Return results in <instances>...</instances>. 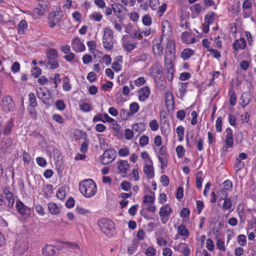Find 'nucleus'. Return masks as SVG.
I'll use <instances>...</instances> for the list:
<instances>
[{
    "label": "nucleus",
    "instance_id": "1",
    "mask_svg": "<svg viewBox=\"0 0 256 256\" xmlns=\"http://www.w3.org/2000/svg\"><path fill=\"white\" fill-rule=\"evenodd\" d=\"M78 188L80 193L87 198L92 197L97 192L96 184L92 179H86L80 182Z\"/></svg>",
    "mask_w": 256,
    "mask_h": 256
},
{
    "label": "nucleus",
    "instance_id": "2",
    "mask_svg": "<svg viewBox=\"0 0 256 256\" xmlns=\"http://www.w3.org/2000/svg\"><path fill=\"white\" fill-rule=\"evenodd\" d=\"M98 224L101 231L108 236H112L114 234V224L110 220L106 218H102L98 221Z\"/></svg>",
    "mask_w": 256,
    "mask_h": 256
},
{
    "label": "nucleus",
    "instance_id": "3",
    "mask_svg": "<svg viewBox=\"0 0 256 256\" xmlns=\"http://www.w3.org/2000/svg\"><path fill=\"white\" fill-rule=\"evenodd\" d=\"M102 38L104 48L106 50H111L114 48V32L109 27H106L103 30Z\"/></svg>",
    "mask_w": 256,
    "mask_h": 256
},
{
    "label": "nucleus",
    "instance_id": "4",
    "mask_svg": "<svg viewBox=\"0 0 256 256\" xmlns=\"http://www.w3.org/2000/svg\"><path fill=\"white\" fill-rule=\"evenodd\" d=\"M148 72L150 76L158 86V81L163 75V68L161 64L158 62H154L150 68Z\"/></svg>",
    "mask_w": 256,
    "mask_h": 256
},
{
    "label": "nucleus",
    "instance_id": "5",
    "mask_svg": "<svg viewBox=\"0 0 256 256\" xmlns=\"http://www.w3.org/2000/svg\"><path fill=\"white\" fill-rule=\"evenodd\" d=\"M36 91L38 98L44 104L50 106L52 104L53 100L52 99V95L48 90L38 88Z\"/></svg>",
    "mask_w": 256,
    "mask_h": 256
},
{
    "label": "nucleus",
    "instance_id": "6",
    "mask_svg": "<svg viewBox=\"0 0 256 256\" xmlns=\"http://www.w3.org/2000/svg\"><path fill=\"white\" fill-rule=\"evenodd\" d=\"M122 46L124 50L130 52L136 46V42H134L128 35H124L121 39Z\"/></svg>",
    "mask_w": 256,
    "mask_h": 256
},
{
    "label": "nucleus",
    "instance_id": "7",
    "mask_svg": "<svg viewBox=\"0 0 256 256\" xmlns=\"http://www.w3.org/2000/svg\"><path fill=\"white\" fill-rule=\"evenodd\" d=\"M172 212V210L168 204H166L160 208L159 215L160 220L163 224L168 222Z\"/></svg>",
    "mask_w": 256,
    "mask_h": 256
},
{
    "label": "nucleus",
    "instance_id": "8",
    "mask_svg": "<svg viewBox=\"0 0 256 256\" xmlns=\"http://www.w3.org/2000/svg\"><path fill=\"white\" fill-rule=\"evenodd\" d=\"M116 157V151L114 149H108L101 156L100 161L103 164H108L112 162Z\"/></svg>",
    "mask_w": 256,
    "mask_h": 256
},
{
    "label": "nucleus",
    "instance_id": "9",
    "mask_svg": "<svg viewBox=\"0 0 256 256\" xmlns=\"http://www.w3.org/2000/svg\"><path fill=\"white\" fill-rule=\"evenodd\" d=\"M28 249V244L27 241L22 240H17L16 242L14 251L18 254H22Z\"/></svg>",
    "mask_w": 256,
    "mask_h": 256
},
{
    "label": "nucleus",
    "instance_id": "10",
    "mask_svg": "<svg viewBox=\"0 0 256 256\" xmlns=\"http://www.w3.org/2000/svg\"><path fill=\"white\" fill-rule=\"evenodd\" d=\"M175 44L172 40H168L166 48L164 59L166 58L172 62L174 58Z\"/></svg>",
    "mask_w": 256,
    "mask_h": 256
},
{
    "label": "nucleus",
    "instance_id": "11",
    "mask_svg": "<svg viewBox=\"0 0 256 256\" xmlns=\"http://www.w3.org/2000/svg\"><path fill=\"white\" fill-rule=\"evenodd\" d=\"M16 208L18 212L24 218H27L30 215V209L20 200L16 202Z\"/></svg>",
    "mask_w": 256,
    "mask_h": 256
},
{
    "label": "nucleus",
    "instance_id": "12",
    "mask_svg": "<svg viewBox=\"0 0 256 256\" xmlns=\"http://www.w3.org/2000/svg\"><path fill=\"white\" fill-rule=\"evenodd\" d=\"M72 50L77 52H82L86 50V47L78 37H75L72 40Z\"/></svg>",
    "mask_w": 256,
    "mask_h": 256
},
{
    "label": "nucleus",
    "instance_id": "13",
    "mask_svg": "<svg viewBox=\"0 0 256 256\" xmlns=\"http://www.w3.org/2000/svg\"><path fill=\"white\" fill-rule=\"evenodd\" d=\"M164 66L166 71V77L169 82L173 79V73L174 72L172 62L168 58L164 60Z\"/></svg>",
    "mask_w": 256,
    "mask_h": 256
},
{
    "label": "nucleus",
    "instance_id": "14",
    "mask_svg": "<svg viewBox=\"0 0 256 256\" xmlns=\"http://www.w3.org/2000/svg\"><path fill=\"white\" fill-rule=\"evenodd\" d=\"M14 102L9 96H4L2 100V106L5 112H10L14 108Z\"/></svg>",
    "mask_w": 256,
    "mask_h": 256
},
{
    "label": "nucleus",
    "instance_id": "15",
    "mask_svg": "<svg viewBox=\"0 0 256 256\" xmlns=\"http://www.w3.org/2000/svg\"><path fill=\"white\" fill-rule=\"evenodd\" d=\"M225 132L226 134L225 144L226 146H224V148L227 150L229 148H232L234 145V139L232 130L230 128H227Z\"/></svg>",
    "mask_w": 256,
    "mask_h": 256
},
{
    "label": "nucleus",
    "instance_id": "16",
    "mask_svg": "<svg viewBox=\"0 0 256 256\" xmlns=\"http://www.w3.org/2000/svg\"><path fill=\"white\" fill-rule=\"evenodd\" d=\"M162 38H160V39H154L153 42V51L155 54L160 56H162L163 54L164 48L162 44Z\"/></svg>",
    "mask_w": 256,
    "mask_h": 256
},
{
    "label": "nucleus",
    "instance_id": "17",
    "mask_svg": "<svg viewBox=\"0 0 256 256\" xmlns=\"http://www.w3.org/2000/svg\"><path fill=\"white\" fill-rule=\"evenodd\" d=\"M150 90L148 86H145L140 89L138 92V98L140 102H144L148 98Z\"/></svg>",
    "mask_w": 256,
    "mask_h": 256
},
{
    "label": "nucleus",
    "instance_id": "18",
    "mask_svg": "<svg viewBox=\"0 0 256 256\" xmlns=\"http://www.w3.org/2000/svg\"><path fill=\"white\" fill-rule=\"evenodd\" d=\"M252 4L250 0H244L242 3L244 18H247L251 15Z\"/></svg>",
    "mask_w": 256,
    "mask_h": 256
},
{
    "label": "nucleus",
    "instance_id": "19",
    "mask_svg": "<svg viewBox=\"0 0 256 256\" xmlns=\"http://www.w3.org/2000/svg\"><path fill=\"white\" fill-rule=\"evenodd\" d=\"M246 42L244 38H240L235 40L232 44V48L236 52L245 48Z\"/></svg>",
    "mask_w": 256,
    "mask_h": 256
},
{
    "label": "nucleus",
    "instance_id": "20",
    "mask_svg": "<svg viewBox=\"0 0 256 256\" xmlns=\"http://www.w3.org/2000/svg\"><path fill=\"white\" fill-rule=\"evenodd\" d=\"M182 41L186 44H194L196 39L194 37L192 36V34L190 32H184L181 36Z\"/></svg>",
    "mask_w": 256,
    "mask_h": 256
},
{
    "label": "nucleus",
    "instance_id": "21",
    "mask_svg": "<svg viewBox=\"0 0 256 256\" xmlns=\"http://www.w3.org/2000/svg\"><path fill=\"white\" fill-rule=\"evenodd\" d=\"M48 208L50 212L53 215H58L60 212L61 204H57L54 202L48 203Z\"/></svg>",
    "mask_w": 256,
    "mask_h": 256
},
{
    "label": "nucleus",
    "instance_id": "22",
    "mask_svg": "<svg viewBox=\"0 0 256 256\" xmlns=\"http://www.w3.org/2000/svg\"><path fill=\"white\" fill-rule=\"evenodd\" d=\"M56 252L55 247L51 244H46L42 249L44 256H52Z\"/></svg>",
    "mask_w": 256,
    "mask_h": 256
},
{
    "label": "nucleus",
    "instance_id": "23",
    "mask_svg": "<svg viewBox=\"0 0 256 256\" xmlns=\"http://www.w3.org/2000/svg\"><path fill=\"white\" fill-rule=\"evenodd\" d=\"M222 208L223 211L228 210L230 212H231L234 210V205H233L232 202L230 198H228L224 200Z\"/></svg>",
    "mask_w": 256,
    "mask_h": 256
},
{
    "label": "nucleus",
    "instance_id": "24",
    "mask_svg": "<svg viewBox=\"0 0 256 256\" xmlns=\"http://www.w3.org/2000/svg\"><path fill=\"white\" fill-rule=\"evenodd\" d=\"M178 233L180 236H184L183 240H184L187 238L190 235L189 231L188 230L186 226L184 224H180V226H178Z\"/></svg>",
    "mask_w": 256,
    "mask_h": 256
},
{
    "label": "nucleus",
    "instance_id": "25",
    "mask_svg": "<svg viewBox=\"0 0 256 256\" xmlns=\"http://www.w3.org/2000/svg\"><path fill=\"white\" fill-rule=\"evenodd\" d=\"M118 168L121 173L126 174L130 168V166L126 160H121L118 163Z\"/></svg>",
    "mask_w": 256,
    "mask_h": 256
},
{
    "label": "nucleus",
    "instance_id": "26",
    "mask_svg": "<svg viewBox=\"0 0 256 256\" xmlns=\"http://www.w3.org/2000/svg\"><path fill=\"white\" fill-rule=\"evenodd\" d=\"M144 172L148 178H152L154 176V168L152 164H146L144 168Z\"/></svg>",
    "mask_w": 256,
    "mask_h": 256
},
{
    "label": "nucleus",
    "instance_id": "27",
    "mask_svg": "<svg viewBox=\"0 0 256 256\" xmlns=\"http://www.w3.org/2000/svg\"><path fill=\"white\" fill-rule=\"evenodd\" d=\"M46 56L48 60H58V54L54 48H50L46 50Z\"/></svg>",
    "mask_w": 256,
    "mask_h": 256
},
{
    "label": "nucleus",
    "instance_id": "28",
    "mask_svg": "<svg viewBox=\"0 0 256 256\" xmlns=\"http://www.w3.org/2000/svg\"><path fill=\"white\" fill-rule=\"evenodd\" d=\"M194 54V50L191 48H187L182 50L181 57L184 60H188Z\"/></svg>",
    "mask_w": 256,
    "mask_h": 256
},
{
    "label": "nucleus",
    "instance_id": "29",
    "mask_svg": "<svg viewBox=\"0 0 256 256\" xmlns=\"http://www.w3.org/2000/svg\"><path fill=\"white\" fill-rule=\"evenodd\" d=\"M14 126V120L12 119H10L8 120L5 124L4 128L3 131V134L4 135H8L9 134L12 130V128H13Z\"/></svg>",
    "mask_w": 256,
    "mask_h": 256
},
{
    "label": "nucleus",
    "instance_id": "30",
    "mask_svg": "<svg viewBox=\"0 0 256 256\" xmlns=\"http://www.w3.org/2000/svg\"><path fill=\"white\" fill-rule=\"evenodd\" d=\"M138 246V242L136 240H133L132 244L128 247V254L130 255L134 254Z\"/></svg>",
    "mask_w": 256,
    "mask_h": 256
},
{
    "label": "nucleus",
    "instance_id": "31",
    "mask_svg": "<svg viewBox=\"0 0 256 256\" xmlns=\"http://www.w3.org/2000/svg\"><path fill=\"white\" fill-rule=\"evenodd\" d=\"M144 124L142 122L134 124L132 126V130L134 132H138V134L143 132L144 130Z\"/></svg>",
    "mask_w": 256,
    "mask_h": 256
},
{
    "label": "nucleus",
    "instance_id": "32",
    "mask_svg": "<svg viewBox=\"0 0 256 256\" xmlns=\"http://www.w3.org/2000/svg\"><path fill=\"white\" fill-rule=\"evenodd\" d=\"M188 83L187 82H180L178 84V89L180 92V96H178L179 98L181 99L184 96L186 90L188 88Z\"/></svg>",
    "mask_w": 256,
    "mask_h": 256
},
{
    "label": "nucleus",
    "instance_id": "33",
    "mask_svg": "<svg viewBox=\"0 0 256 256\" xmlns=\"http://www.w3.org/2000/svg\"><path fill=\"white\" fill-rule=\"evenodd\" d=\"M162 36L166 35L171 31L170 24L168 20H164L162 22Z\"/></svg>",
    "mask_w": 256,
    "mask_h": 256
},
{
    "label": "nucleus",
    "instance_id": "34",
    "mask_svg": "<svg viewBox=\"0 0 256 256\" xmlns=\"http://www.w3.org/2000/svg\"><path fill=\"white\" fill-rule=\"evenodd\" d=\"M28 28V23L24 20H22L18 24V32L20 34H23L24 31Z\"/></svg>",
    "mask_w": 256,
    "mask_h": 256
},
{
    "label": "nucleus",
    "instance_id": "35",
    "mask_svg": "<svg viewBox=\"0 0 256 256\" xmlns=\"http://www.w3.org/2000/svg\"><path fill=\"white\" fill-rule=\"evenodd\" d=\"M140 106L136 102H132L130 105V114L133 116L139 110Z\"/></svg>",
    "mask_w": 256,
    "mask_h": 256
},
{
    "label": "nucleus",
    "instance_id": "36",
    "mask_svg": "<svg viewBox=\"0 0 256 256\" xmlns=\"http://www.w3.org/2000/svg\"><path fill=\"white\" fill-rule=\"evenodd\" d=\"M228 194L226 190H220L218 191L217 193V198H218V202H221L222 200H224L228 197Z\"/></svg>",
    "mask_w": 256,
    "mask_h": 256
},
{
    "label": "nucleus",
    "instance_id": "37",
    "mask_svg": "<svg viewBox=\"0 0 256 256\" xmlns=\"http://www.w3.org/2000/svg\"><path fill=\"white\" fill-rule=\"evenodd\" d=\"M46 66L48 68L54 70L58 68L60 66V64L58 60H48Z\"/></svg>",
    "mask_w": 256,
    "mask_h": 256
},
{
    "label": "nucleus",
    "instance_id": "38",
    "mask_svg": "<svg viewBox=\"0 0 256 256\" xmlns=\"http://www.w3.org/2000/svg\"><path fill=\"white\" fill-rule=\"evenodd\" d=\"M216 14L214 12H210L204 17V22L210 24L214 22Z\"/></svg>",
    "mask_w": 256,
    "mask_h": 256
},
{
    "label": "nucleus",
    "instance_id": "39",
    "mask_svg": "<svg viewBox=\"0 0 256 256\" xmlns=\"http://www.w3.org/2000/svg\"><path fill=\"white\" fill-rule=\"evenodd\" d=\"M202 171H199L196 174V186L198 188H201L202 186Z\"/></svg>",
    "mask_w": 256,
    "mask_h": 256
},
{
    "label": "nucleus",
    "instance_id": "40",
    "mask_svg": "<svg viewBox=\"0 0 256 256\" xmlns=\"http://www.w3.org/2000/svg\"><path fill=\"white\" fill-rule=\"evenodd\" d=\"M6 199L8 201V206L10 208H12L13 206L14 202V197L10 192H8V193H6Z\"/></svg>",
    "mask_w": 256,
    "mask_h": 256
},
{
    "label": "nucleus",
    "instance_id": "41",
    "mask_svg": "<svg viewBox=\"0 0 256 256\" xmlns=\"http://www.w3.org/2000/svg\"><path fill=\"white\" fill-rule=\"evenodd\" d=\"M64 83L62 86L64 90L66 92L70 91L72 88L69 82L70 78L68 76H65L63 80Z\"/></svg>",
    "mask_w": 256,
    "mask_h": 256
},
{
    "label": "nucleus",
    "instance_id": "42",
    "mask_svg": "<svg viewBox=\"0 0 256 256\" xmlns=\"http://www.w3.org/2000/svg\"><path fill=\"white\" fill-rule=\"evenodd\" d=\"M164 98L166 104H174V102L173 100V95L170 92L168 91L166 92L164 95Z\"/></svg>",
    "mask_w": 256,
    "mask_h": 256
},
{
    "label": "nucleus",
    "instance_id": "43",
    "mask_svg": "<svg viewBox=\"0 0 256 256\" xmlns=\"http://www.w3.org/2000/svg\"><path fill=\"white\" fill-rule=\"evenodd\" d=\"M28 100L30 102V105L32 107L34 108L37 106L36 98L33 92H30L28 94Z\"/></svg>",
    "mask_w": 256,
    "mask_h": 256
},
{
    "label": "nucleus",
    "instance_id": "44",
    "mask_svg": "<svg viewBox=\"0 0 256 256\" xmlns=\"http://www.w3.org/2000/svg\"><path fill=\"white\" fill-rule=\"evenodd\" d=\"M237 240L238 244L242 246L246 245L247 240L246 236L244 234H240L237 237Z\"/></svg>",
    "mask_w": 256,
    "mask_h": 256
},
{
    "label": "nucleus",
    "instance_id": "45",
    "mask_svg": "<svg viewBox=\"0 0 256 256\" xmlns=\"http://www.w3.org/2000/svg\"><path fill=\"white\" fill-rule=\"evenodd\" d=\"M90 18L96 22H100L102 18V15L100 12H96L90 16Z\"/></svg>",
    "mask_w": 256,
    "mask_h": 256
},
{
    "label": "nucleus",
    "instance_id": "46",
    "mask_svg": "<svg viewBox=\"0 0 256 256\" xmlns=\"http://www.w3.org/2000/svg\"><path fill=\"white\" fill-rule=\"evenodd\" d=\"M142 23L145 26H150L152 24V20L148 14H146L142 18Z\"/></svg>",
    "mask_w": 256,
    "mask_h": 256
},
{
    "label": "nucleus",
    "instance_id": "47",
    "mask_svg": "<svg viewBox=\"0 0 256 256\" xmlns=\"http://www.w3.org/2000/svg\"><path fill=\"white\" fill-rule=\"evenodd\" d=\"M124 134L126 140H131L134 137V132L132 130L126 128L124 130Z\"/></svg>",
    "mask_w": 256,
    "mask_h": 256
},
{
    "label": "nucleus",
    "instance_id": "48",
    "mask_svg": "<svg viewBox=\"0 0 256 256\" xmlns=\"http://www.w3.org/2000/svg\"><path fill=\"white\" fill-rule=\"evenodd\" d=\"M224 189L225 190H229L231 191L232 190V182L228 180H226L224 181L222 183Z\"/></svg>",
    "mask_w": 256,
    "mask_h": 256
},
{
    "label": "nucleus",
    "instance_id": "49",
    "mask_svg": "<svg viewBox=\"0 0 256 256\" xmlns=\"http://www.w3.org/2000/svg\"><path fill=\"white\" fill-rule=\"evenodd\" d=\"M158 157L167 156L166 148L164 146H162L156 150Z\"/></svg>",
    "mask_w": 256,
    "mask_h": 256
},
{
    "label": "nucleus",
    "instance_id": "50",
    "mask_svg": "<svg viewBox=\"0 0 256 256\" xmlns=\"http://www.w3.org/2000/svg\"><path fill=\"white\" fill-rule=\"evenodd\" d=\"M118 154L122 157H126L130 154V150L128 147H124L120 148L118 152Z\"/></svg>",
    "mask_w": 256,
    "mask_h": 256
},
{
    "label": "nucleus",
    "instance_id": "51",
    "mask_svg": "<svg viewBox=\"0 0 256 256\" xmlns=\"http://www.w3.org/2000/svg\"><path fill=\"white\" fill-rule=\"evenodd\" d=\"M244 166V163L242 160H240L236 158V161L234 164V168L236 170V171L240 170Z\"/></svg>",
    "mask_w": 256,
    "mask_h": 256
},
{
    "label": "nucleus",
    "instance_id": "52",
    "mask_svg": "<svg viewBox=\"0 0 256 256\" xmlns=\"http://www.w3.org/2000/svg\"><path fill=\"white\" fill-rule=\"evenodd\" d=\"M66 196V190L64 188H59L56 192V196L58 198L62 200L65 198Z\"/></svg>",
    "mask_w": 256,
    "mask_h": 256
},
{
    "label": "nucleus",
    "instance_id": "53",
    "mask_svg": "<svg viewBox=\"0 0 256 256\" xmlns=\"http://www.w3.org/2000/svg\"><path fill=\"white\" fill-rule=\"evenodd\" d=\"M120 116L122 120H127L132 115L127 110L122 109L120 110Z\"/></svg>",
    "mask_w": 256,
    "mask_h": 256
},
{
    "label": "nucleus",
    "instance_id": "54",
    "mask_svg": "<svg viewBox=\"0 0 256 256\" xmlns=\"http://www.w3.org/2000/svg\"><path fill=\"white\" fill-rule=\"evenodd\" d=\"M176 152L178 157L179 158H182L184 155L185 150L184 146H178L176 148Z\"/></svg>",
    "mask_w": 256,
    "mask_h": 256
},
{
    "label": "nucleus",
    "instance_id": "55",
    "mask_svg": "<svg viewBox=\"0 0 256 256\" xmlns=\"http://www.w3.org/2000/svg\"><path fill=\"white\" fill-rule=\"evenodd\" d=\"M52 118L55 122L60 124H62L64 122V120L62 116L58 114H54Z\"/></svg>",
    "mask_w": 256,
    "mask_h": 256
},
{
    "label": "nucleus",
    "instance_id": "56",
    "mask_svg": "<svg viewBox=\"0 0 256 256\" xmlns=\"http://www.w3.org/2000/svg\"><path fill=\"white\" fill-rule=\"evenodd\" d=\"M149 138L146 136H142L139 140V143L140 146L143 147L148 143Z\"/></svg>",
    "mask_w": 256,
    "mask_h": 256
},
{
    "label": "nucleus",
    "instance_id": "57",
    "mask_svg": "<svg viewBox=\"0 0 256 256\" xmlns=\"http://www.w3.org/2000/svg\"><path fill=\"white\" fill-rule=\"evenodd\" d=\"M167 156L158 157L160 162L161 168H164L167 166L168 159Z\"/></svg>",
    "mask_w": 256,
    "mask_h": 256
},
{
    "label": "nucleus",
    "instance_id": "58",
    "mask_svg": "<svg viewBox=\"0 0 256 256\" xmlns=\"http://www.w3.org/2000/svg\"><path fill=\"white\" fill-rule=\"evenodd\" d=\"M216 128L217 132H220L222 131V118L218 116L216 122Z\"/></svg>",
    "mask_w": 256,
    "mask_h": 256
},
{
    "label": "nucleus",
    "instance_id": "59",
    "mask_svg": "<svg viewBox=\"0 0 256 256\" xmlns=\"http://www.w3.org/2000/svg\"><path fill=\"white\" fill-rule=\"evenodd\" d=\"M56 108L60 110H63L66 108V104L62 100H58L56 102Z\"/></svg>",
    "mask_w": 256,
    "mask_h": 256
},
{
    "label": "nucleus",
    "instance_id": "60",
    "mask_svg": "<svg viewBox=\"0 0 256 256\" xmlns=\"http://www.w3.org/2000/svg\"><path fill=\"white\" fill-rule=\"evenodd\" d=\"M149 126L152 131H156L158 129V124L156 120H153L149 123Z\"/></svg>",
    "mask_w": 256,
    "mask_h": 256
},
{
    "label": "nucleus",
    "instance_id": "61",
    "mask_svg": "<svg viewBox=\"0 0 256 256\" xmlns=\"http://www.w3.org/2000/svg\"><path fill=\"white\" fill-rule=\"evenodd\" d=\"M140 16L138 12H132L130 14V19L134 22H136L138 20Z\"/></svg>",
    "mask_w": 256,
    "mask_h": 256
},
{
    "label": "nucleus",
    "instance_id": "62",
    "mask_svg": "<svg viewBox=\"0 0 256 256\" xmlns=\"http://www.w3.org/2000/svg\"><path fill=\"white\" fill-rule=\"evenodd\" d=\"M248 94L243 93L241 96V99L242 101V108L246 107L250 102V98H247Z\"/></svg>",
    "mask_w": 256,
    "mask_h": 256
},
{
    "label": "nucleus",
    "instance_id": "63",
    "mask_svg": "<svg viewBox=\"0 0 256 256\" xmlns=\"http://www.w3.org/2000/svg\"><path fill=\"white\" fill-rule=\"evenodd\" d=\"M82 62L84 64H88L92 60V56L88 54H84L82 58Z\"/></svg>",
    "mask_w": 256,
    "mask_h": 256
},
{
    "label": "nucleus",
    "instance_id": "64",
    "mask_svg": "<svg viewBox=\"0 0 256 256\" xmlns=\"http://www.w3.org/2000/svg\"><path fill=\"white\" fill-rule=\"evenodd\" d=\"M156 250L153 247H148L145 252L146 256H154L156 254Z\"/></svg>",
    "mask_w": 256,
    "mask_h": 256
}]
</instances>
